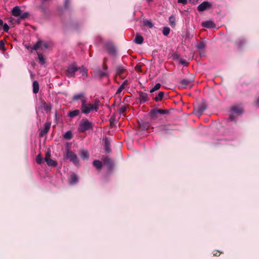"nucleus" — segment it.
Listing matches in <instances>:
<instances>
[{
    "label": "nucleus",
    "mask_w": 259,
    "mask_h": 259,
    "mask_svg": "<svg viewBox=\"0 0 259 259\" xmlns=\"http://www.w3.org/2000/svg\"><path fill=\"white\" fill-rule=\"evenodd\" d=\"M167 111L161 109H153L150 111V116L152 119L155 120L158 118V114H165Z\"/></svg>",
    "instance_id": "7ed1b4c3"
},
{
    "label": "nucleus",
    "mask_w": 259,
    "mask_h": 259,
    "mask_svg": "<svg viewBox=\"0 0 259 259\" xmlns=\"http://www.w3.org/2000/svg\"><path fill=\"white\" fill-rule=\"evenodd\" d=\"M0 50L3 51H5L7 50L5 46V42L4 40L0 41Z\"/></svg>",
    "instance_id": "2f4dec72"
},
{
    "label": "nucleus",
    "mask_w": 259,
    "mask_h": 259,
    "mask_svg": "<svg viewBox=\"0 0 259 259\" xmlns=\"http://www.w3.org/2000/svg\"><path fill=\"white\" fill-rule=\"evenodd\" d=\"M2 30L7 32L9 30V26L7 23L4 24L3 21L0 19V31Z\"/></svg>",
    "instance_id": "4468645a"
},
{
    "label": "nucleus",
    "mask_w": 259,
    "mask_h": 259,
    "mask_svg": "<svg viewBox=\"0 0 259 259\" xmlns=\"http://www.w3.org/2000/svg\"><path fill=\"white\" fill-rule=\"evenodd\" d=\"M124 89V87H123V85H121L119 88L118 89V90H117L116 91V94H120L122 91Z\"/></svg>",
    "instance_id": "c9c22d12"
},
{
    "label": "nucleus",
    "mask_w": 259,
    "mask_h": 259,
    "mask_svg": "<svg viewBox=\"0 0 259 259\" xmlns=\"http://www.w3.org/2000/svg\"><path fill=\"white\" fill-rule=\"evenodd\" d=\"M29 15V14L28 12H24L23 13H21L20 16H28Z\"/></svg>",
    "instance_id": "a19ab883"
},
{
    "label": "nucleus",
    "mask_w": 259,
    "mask_h": 259,
    "mask_svg": "<svg viewBox=\"0 0 259 259\" xmlns=\"http://www.w3.org/2000/svg\"><path fill=\"white\" fill-rule=\"evenodd\" d=\"M44 108L47 111H50L51 110V106L50 105L44 104Z\"/></svg>",
    "instance_id": "72a5a7b5"
},
{
    "label": "nucleus",
    "mask_w": 259,
    "mask_h": 259,
    "mask_svg": "<svg viewBox=\"0 0 259 259\" xmlns=\"http://www.w3.org/2000/svg\"><path fill=\"white\" fill-rule=\"evenodd\" d=\"M170 32V29L168 27H163L162 33L164 35L167 36L168 35Z\"/></svg>",
    "instance_id": "cd10ccee"
},
{
    "label": "nucleus",
    "mask_w": 259,
    "mask_h": 259,
    "mask_svg": "<svg viewBox=\"0 0 259 259\" xmlns=\"http://www.w3.org/2000/svg\"><path fill=\"white\" fill-rule=\"evenodd\" d=\"M161 84L159 83H156L155 86L150 90V92L153 93L159 90L160 88Z\"/></svg>",
    "instance_id": "a878e982"
},
{
    "label": "nucleus",
    "mask_w": 259,
    "mask_h": 259,
    "mask_svg": "<svg viewBox=\"0 0 259 259\" xmlns=\"http://www.w3.org/2000/svg\"><path fill=\"white\" fill-rule=\"evenodd\" d=\"M93 165L95 167H96L97 168L100 169L101 168L102 163V162L99 160H95L93 162Z\"/></svg>",
    "instance_id": "5701e85b"
},
{
    "label": "nucleus",
    "mask_w": 259,
    "mask_h": 259,
    "mask_svg": "<svg viewBox=\"0 0 259 259\" xmlns=\"http://www.w3.org/2000/svg\"><path fill=\"white\" fill-rule=\"evenodd\" d=\"M93 126V124L88 119H82L78 127V131L80 132L83 133L87 130L91 129Z\"/></svg>",
    "instance_id": "f03ea898"
},
{
    "label": "nucleus",
    "mask_w": 259,
    "mask_h": 259,
    "mask_svg": "<svg viewBox=\"0 0 259 259\" xmlns=\"http://www.w3.org/2000/svg\"><path fill=\"white\" fill-rule=\"evenodd\" d=\"M178 2L183 4V5H186L187 3V0H178Z\"/></svg>",
    "instance_id": "58836bf2"
},
{
    "label": "nucleus",
    "mask_w": 259,
    "mask_h": 259,
    "mask_svg": "<svg viewBox=\"0 0 259 259\" xmlns=\"http://www.w3.org/2000/svg\"><path fill=\"white\" fill-rule=\"evenodd\" d=\"M12 14L13 16H20L21 14V10L20 7L16 6L11 10Z\"/></svg>",
    "instance_id": "9b49d317"
},
{
    "label": "nucleus",
    "mask_w": 259,
    "mask_h": 259,
    "mask_svg": "<svg viewBox=\"0 0 259 259\" xmlns=\"http://www.w3.org/2000/svg\"><path fill=\"white\" fill-rule=\"evenodd\" d=\"M124 71V69L123 67H119L118 69H117V73L119 74H122Z\"/></svg>",
    "instance_id": "e433bc0d"
},
{
    "label": "nucleus",
    "mask_w": 259,
    "mask_h": 259,
    "mask_svg": "<svg viewBox=\"0 0 259 259\" xmlns=\"http://www.w3.org/2000/svg\"><path fill=\"white\" fill-rule=\"evenodd\" d=\"M79 155L82 160H87L89 157V154L88 151L82 150L80 151Z\"/></svg>",
    "instance_id": "ddd939ff"
},
{
    "label": "nucleus",
    "mask_w": 259,
    "mask_h": 259,
    "mask_svg": "<svg viewBox=\"0 0 259 259\" xmlns=\"http://www.w3.org/2000/svg\"><path fill=\"white\" fill-rule=\"evenodd\" d=\"M202 26L207 28H211L215 26L214 22L211 20L204 21L202 23Z\"/></svg>",
    "instance_id": "9d476101"
},
{
    "label": "nucleus",
    "mask_w": 259,
    "mask_h": 259,
    "mask_svg": "<svg viewBox=\"0 0 259 259\" xmlns=\"http://www.w3.org/2000/svg\"><path fill=\"white\" fill-rule=\"evenodd\" d=\"M45 160L49 166H56L57 165V162L51 158V152L50 151H47L46 153Z\"/></svg>",
    "instance_id": "6e6552de"
},
{
    "label": "nucleus",
    "mask_w": 259,
    "mask_h": 259,
    "mask_svg": "<svg viewBox=\"0 0 259 259\" xmlns=\"http://www.w3.org/2000/svg\"><path fill=\"white\" fill-rule=\"evenodd\" d=\"M126 110V107L124 106H122L120 108L119 111L121 113H123Z\"/></svg>",
    "instance_id": "4c0bfd02"
},
{
    "label": "nucleus",
    "mask_w": 259,
    "mask_h": 259,
    "mask_svg": "<svg viewBox=\"0 0 259 259\" xmlns=\"http://www.w3.org/2000/svg\"><path fill=\"white\" fill-rule=\"evenodd\" d=\"M169 24L172 27H175L176 25V17H169Z\"/></svg>",
    "instance_id": "bb28decb"
},
{
    "label": "nucleus",
    "mask_w": 259,
    "mask_h": 259,
    "mask_svg": "<svg viewBox=\"0 0 259 259\" xmlns=\"http://www.w3.org/2000/svg\"><path fill=\"white\" fill-rule=\"evenodd\" d=\"M72 99L73 100H80L81 101V104H82L83 100H86L85 98L84 97V94L83 93H80L74 95Z\"/></svg>",
    "instance_id": "2eb2a0df"
},
{
    "label": "nucleus",
    "mask_w": 259,
    "mask_h": 259,
    "mask_svg": "<svg viewBox=\"0 0 259 259\" xmlns=\"http://www.w3.org/2000/svg\"><path fill=\"white\" fill-rule=\"evenodd\" d=\"M65 139L69 140L72 138V133L70 131H67L64 135Z\"/></svg>",
    "instance_id": "c85d7f7f"
},
{
    "label": "nucleus",
    "mask_w": 259,
    "mask_h": 259,
    "mask_svg": "<svg viewBox=\"0 0 259 259\" xmlns=\"http://www.w3.org/2000/svg\"><path fill=\"white\" fill-rule=\"evenodd\" d=\"M181 63H182V64H185V62H184V61H181Z\"/></svg>",
    "instance_id": "49530a36"
},
{
    "label": "nucleus",
    "mask_w": 259,
    "mask_h": 259,
    "mask_svg": "<svg viewBox=\"0 0 259 259\" xmlns=\"http://www.w3.org/2000/svg\"><path fill=\"white\" fill-rule=\"evenodd\" d=\"M190 83V81L188 79H183L181 81V84L183 88H186Z\"/></svg>",
    "instance_id": "393cba45"
},
{
    "label": "nucleus",
    "mask_w": 259,
    "mask_h": 259,
    "mask_svg": "<svg viewBox=\"0 0 259 259\" xmlns=\"http://www.w3.org/2000/svg\"><path fill=\"white\" fill-rule=\"evenodd\" d=\"M37 55H38V58L39 59V63L42 65L45 64V58H44V56H42V55L39 53H37Z\"/></svg>",
    "instance_id": "b1692460"
},
{
    "label": "nucleus",
    "mask_w": 259,
    "mask_h": 259,
    "mask_svg": "<svg viewBox=\"0 0 259 259\" xmlns=\"http://www.w3.org/2000/svg\"><path fill=\"white\" fill-rule=\"evenodd\" d=\"M43 161L42 157L40 154L37 155L36 157V161L38 164H41Z\"/></svg>",
    "instance_id": "c756f323"
},
{
    "label": "nucleus",
    "mask_w": 259,
    "mask_h": 259,
    "mask_svg": "<svg viewBox=\"0 0 259 259\" xmlns=\"http://www.w3.org/2000/svg\"><path fill=\"white\" fill-rule=\"evenodd\" d=\"M163 96H164V93L162 92H160L158 95L157 96H156L155 98H154V100L156 101V102H158V101H161L163 97Z\"/></svg>",
    "instance_id": "4be33fe9"
},
{
    "label": "nucleus",
    "mask_w": 259,
    "mask_h": 259,
    "mask_svg": "<svg viewBox=\"0 0 259 259\" xmlns=\"http://www.w3.org/2000/svg\"><path fill=\"white\" fill-rule=\"evenodd\" d=\"M71 1L70 0H65L64 2V7L66 9H69L70 7Z\"/></svg>",
    "instance_id": "473e14b6"
},
{
    "label": "nucleus",
    "mask_w": 259,
    "mask_h": 259,
    "mask_svg": "<svg viewBox=\"0 0 259 259\" xmlns=\"http://www.w3.org/2000/svg\"><path fill=\"white\" fill-rule=\"evenodd\" d=\"M77 182V178L76 175H72L70 178V183L71 184H74Z\"/></svg>",
    "instance_id": "412c9836"
},
{
    "label": "nucleus",
    "mask_w": 259,
    "mask_h": 259,
    "mask_svg": "<svg viewBox=\"0 0 259 259\" xmlns=\"http://www.w3.org/2000/svg\"><path fill=\"white\" fill-rule=\"evenodd\" d=\"M99 107V102L95 101L93 103H87L86 100L82 101L81 110L82 113L88 114L92 111H97Z\"/></svg>",
    "instance_id": "f257e3e1"
},
{
    "label": "nucleus",
    "mask_w": 259,
    "mask_h": 259,
    "mask_svg": "<svg viewBox=\"0 0 259 259\" xmlns=\"http://www.w3.org/2000/svg\"><path fill=\"white\" fill-rule=\"evenodd\" d=\"M11 18V20H10V21L12 23V24H14V23H13V21H14V19H12V18H14L13 17H10Z\"/></svg>",
    "instance_id": "a18cd8bd"
},
{
    "label": "nucleus",
    "mask_w": 259,
    "mask_h": 259,
    "mask_svg": "<svg viewBox=\"0 0 259 259\" xmlns=\"http://www.w3.org/2000/svg\"><path fill=\"white\" fill-rule=\"evenodd\" d=\"M39 91V84L37 81H34L33 82V92L37 94Z\"/></svg>",
    "instance_id": "f3484780"
},
{
    "label": "nucleus",
    "mask_w": 259,
    "mask_h": 259,
    "mask_svg": "<svg viewBox=\"0 0 259 259\" xmlns=\"http://www.w3.org/2000/svg\"><path fill=\"white\" fill-rule=\"evenodd\" d=\"M108 52L111 54H113L115 52V50L113 48H112L110 50L108 51Z\"/></svg>",
    "instance_id": "79ce46f5"
},
{
    "label": "nucleus",
    "mask_w": 259,
    "mask_h": 259,
    "mask_svg": "<svg viewBox=\"0 0 259 259\" xmlns=\"http://www.w3.org/2000/svg\"><path fill=\"white\" fill-rule=\"evenodd\" d=\"M243 112V109L240 107H234L232 109V113L230 116V119L231 120L234 119V115H239Z\"/></svg>",
    "instance_id": "0eeeda50"
},
{
    "label": "nucleus",
    "mask_w": 259,
    "mask_h": 259,
    "mask_svg": "<svg viewBox=\"0 0 259 259\" xmlns=\"http://www.w3.org/2000/svg\"><path fill=\"white\" fill-rule=\"evenodd\" d=\"M79 113V111L78 110H74L72 111H70L68 113V115L70 117H74L76 116H77Z\"/></svg>",
    "instance_id": "aec40b11"
},
{
    "label": "nucleus",
    "mask_w": 259,
    "mask_h": 259,
    "mask_svg": "<svg viewBox=\"0 0 259 259\" xmlns=\"http://www.w3.org/2000/svg\"><path fill=\"white\" fill-rule=\"evenodd\" d=\"M77 70L78 68L76 67V65L74 64H72L68 66L65 74L68 77H72L74 75L75 72Z\"/></svg>",
    "instance_id": "423d86ee"
},
{
    "label": "nucleus",
    "mask_w": 259,
    "mask_h": 259,
    "mask_svg": "<svg viewBox=\"0 0 259 259\" xmlns=\"http://www.w3.org/2000/svg\"><path fill=\"white\" fill-rule=\"evenodd\" d=\"M211 6V4L208 2H204L198 6L197 10L199 11H203L208 9H209Z\"/></svg>",
    "instance_id": "1a4fd4ad"
},
{
    "label": "nucleus",
    "mask_w": 259,
    "mask_h": 259,
    "mask_svg": "<svg viewBox=\"0 0 259 259\" xmlns=\"http://www.w3.org/2000/svg\"><path fill=\"white\" fill-rule=\"evenodd\" d=\"M24 18V17H19V19H18V20H17L16 23H19L20 19H22V18Z\"/></svg>",
    "instance_id": "c03bdc74"
},
{
    "label": "nucleus",
    "mask_w": 259,
    "mask_h": 259,
    "mask_svg": "<svg viewBox=\"0 0 259 259\" xmlns=\"http://www.w3.org/2000/svg\"><path fill=\"white\" fill-rule=\"evenodd\" d=\"M79 70L83 78L88 76V70L85 68L82 67L79 68Z\"/></svg>",
    "instance_id": "a211bd4d"
},
{
    "label": "nucleus",
    "mask_w": 259,
    "mask_h": 259,
    "mask_svg": "<svg viewBox=\"0 0 259 259\" xmlns=\"http://www.w3.org/2000/svg\"><path fill=\"white\" fill-rule=\"evenodd\" d=\"M65 157L69 159L70 161H72L75 165H78L79 163L76 155L69 149L67 150Z\"/></svg>",
    "instance_id": "20e7f679"
},
{
    "label": "nucleus",
    "mask_w": 259,
    "mask_h": 259,
    "mask_svg": "<svg viewBox=\"0 0 259 259\" xmlns=\"http://www.w3.org/2000/svg\"><path fill=\"white\" fill-rule=\"evenodd\" d=\"M143 37L137 34L136 35V37H135V42L137 44H142L143 42Z\"/></svg>",
    "instance_id": "dca6fc26"
},
{
    "label": "nucleus",
    "mask_w": 259,
    "mask_h": 259,
    "mask_svg": "<svg viewBox=\"0 0 259 259\" xmlns=\"http://www.w3.org/2000/svg\"><path fill=\"white\" fill-rule=\"evenodd\" d=\"M128 84V81L125 80L123 81L121 85H123V87L125 88V85Z\"/></svg>",
    "instance_id": "37998d69"
},
{
    "label": "nucleus",
    "mask_w": 259,
    "mask_h": 259,
    "mask_svg": "<svg viewBox=\"0 0 259 259\" xmlns=\"http://www.w3.org/2000/svg\"><path fill=\"white\" fill-rule=\"evenodd\" d=\"M144 25L149 27V28H152L153 25L151 21L147 20L144 22Z\"/></svg>",
    "instance_id": "7c9ffc66"
},
{
    "label": "nucleus",
    "mask_w": 259,
    "mask_h": 259,
    "mask_svg": "<svg viewBox=\"0 0 259 259\" xmlns=\"http://www.w3.org/2000/svg\"><path fill=\"white\" fill-rule=\"evenodd\" d=\"M50 47L49 44L47 42H44L41 40H38L37 43L33 47L32 49L37 50L39 49L41 50L47 49Z\"/></svg>",
    "instance_id": "39448f33"
},
{
    "label": "nucleus",
    "mask_w": 259,
    "mask_h": 259,
    "mask_svg": "<svg viewBox=\"0 0 259 259\" xmlns=\"http://www.w3.org/2000/svg\"><path fill=\"white\" fill-rule=\"evenodd\" d=\"M199 0H189L190 3L193 4H196L197 3Z\"/></svg>",
    "instance_id": "ea45409f"
},
{
    "label": "nucleus",
    "mask_w": 259,
    "mask_h": 259,
    "mask_svg": "<svg viewBox=\"0 0 259 259\" xmlns=\"http://www.w3.org/2000/svg\"><path fill=\"white\" fill-rule=\"evenodd\" d=\"M50 127V124L46 123L45 125L44 128L40 132V136H42L44 134H46L48 132Z\"/></svg>",
    "instance_id": "6ab92c4d"
},
{
    "label": "nucleus",
    "mask_w": 259,
    "mask_h": 259,
    "mask_svg": "<svg viewBox=\"0 0 259 259\" xmlns=\"http://www.w3.org/2000/svg\"><path fill=\"white\" fill-rule=\"evenodd\" d=\"M139 99L141 103L146 102L148 100V94L146 93H140L139 95Z\"/></svg>",
    "instance_id": "f8f14e48"
},
{
    "label": "nucleus",
    "mask_w": 259,
    "mask_h": 259,
    "mask_svg": "<svg viewBox=\"0 0 259 259\" xmlns=\"http://www.w3.org/2000/svg\"><path fill=\"white\" fill-rule=\"evenodd\" d=\"M204 47H205V45L203 42H200L197 45V48L200 50H202V49H204Z\"/></svg>",
    "instance_id": "f704fd0d"
}]
</instances>
